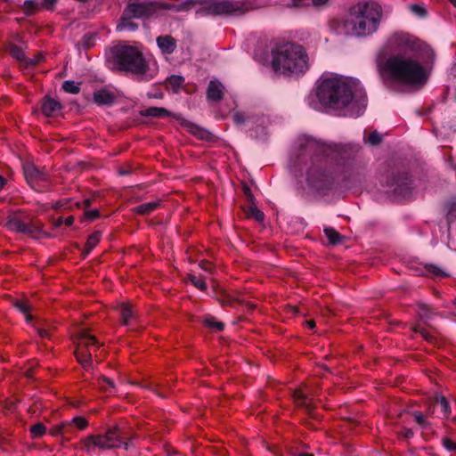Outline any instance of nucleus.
Masks as SVG:
<instances>
[{
    "label": "nucleus",
    "instance_id": "nucleus-6",
    "mask_svg": "<svg viewBox=\"0 0 456 456\" xmlns=\"http://www.w3.org/2000/svg\"><path fill=\"white\" fill-rule=\"evenodd\" d=\"M382 15V8L378 3L359 2L349 8L346 16L341 20V30L347 36L369 37L378 30Z\"/></svg>",
    "mask_w": 456,
    "mask_h": 456
},
{
    "label": "nucleus",
    "instance_id": "nucleus-24",
    "mask_svg": "<svg viewBox=\"0 0 456 456\" xmlns=\"http://www.w3.org/2000/svg\"><path fill=\"white\" fill-rule=\"evenodd\" d=\"M246 216L249 218H253L258 223H261L265 219V214L256 206L255 202L248 204L247 208H243Z\"/></svg>",
    "mask_w": 456,
    "mask_h": 456
},
{
    "label": "nucleus",
    "instance_id": "nucleus-15",
    "mask_svg": "<svg viewBox=\"0 0 456 456\" xmlns=\"http://www.w3.org/2000/svg\"><path fill=\"white\" fill-rule=\"evenodd\" d=\"M62 105L50 96H45L41 102V110L46 117H54L61 112Z\"/></svg>",
    "mask_w": 456,
    "mask_h": 456
},
{
    "label": "nucleus",
    "instance_id": "nucleus-23",
    "mask_svg": "<svg viewBox=\"0 0 456 456\" xmlns=\"http://www.w3.org/2000/svg\"><path fill=\"white\" fill-rule=\"evenodd\" d=\"M323 232L327 237L329 243L330 245H338L341 244L344 240V236L341 235L338 232H337L332 227H324Z\"/></svg>",
    "mask_w": 456,
    "mask_h": 456
},
{
    "label": "nucleus",
    "instance_id": "nucleus-8",
    "mask_svg": "<svg viewBox=\"0 0 456 456\" xmlns=\"http://www.w3.org/2000/svg\"><path fill=\"white\" fill-rule=\"evenodd\" d=\"M135 433L126 426L114 425L109 427L105 433L89 435L81 440L83 449L92 452L95 448L111 450L123 447L128 450Z\"/></svg>",
    "mask_w": 456,
    "mask_h": 456
},
{
    "label": "nucleus",
    "instance_id": "nucleus-12",
    "mask_svg": "<svg viewBox=\"0 0 456 456\" xmlns=\"http://www.w3.org/2000/svg\"><path fill=\"white\" fill-rule=\"evenodd\" d=\"M89 346L99 347L100 344L94 336L83 331L80 341L78 342L75 351V355L77 362L86 370H89L93 364L92 354L89 350Z\"/></svg>",
    "mask_w": 456,
    "mask_h": 456
},
{
    "label": "nucleus",
    "instance_id": "nucleus-30",
    "mask_svg": "<svg viewBox=\"0 0 456 456\" xmlns=\"http://www.w3.org/2000/svg\"><path fill=\"white\" fill-rule=\"evenodd\" d=\"M188 127H189V131L192 134H194L195 136H197L198 138H200L201 140H208L210 136V133L208 130L203 129L195 124L190 123L188 125Z\"/></svg>",
    "mask_w": 456,
    "mask_h": 456
},
{
    "label": "nucleus",
    "instance_id": "nucleus-2",
    "mask_svg": "<svg viewBox=\"0 0 456 456\" xmlns=\"http://www.w3.org/2000/svg\"><path fill=\"white\" fill-rule=\"evenodd\" d=\"M316 97L322 106L345 116H360L367 106V97L360 82L336 74L320 77Z\"/></svg>",
    "mask_w": 456,
    "mask_h": 456
},
{
    "label": "nucleus",
    "instance_id": "nucleus-11",
    "mask_svg": "<svg viewBox=\"0 0 456 456\" xmlns=\"http://www.w3.org/2000/svg\"><path fill=\"white\" fill-rule=\"evenodd\" d=\"M412 176L409 172L392 170L386 174L381 183L395 195L405 198L412 191Z\"/></svg>",
    "mask_w": 456,
    "mask_h": 456
},
{
    "label": "nucleus",
    "instance_id": "nucleus-61",
    "mask_svg": "<svg viewBox=\"0 0 456 456\" xmlns=\"http://www.w3.org/2000/svg\"><path fill=\"white\" fill-rule=\"evenodd\" d=\"M426 330H427L424 327H422L421 325H419V324L414 325L412 327V331L415 332V333H419L421 336L425 333Z\"/></svg>",
    "mask_w": 456,
    "mask_h": 456
},
{
    "label": "nucleus",
    "instance_id": "nucleus-60",
    "mask_svg": "<svg viewBox=\"0 0 456 456\" xmlns=\"http://www.w3.org/2000/svg\"><path fill=\"white\" fill-rule=\"evenodd\" d=\"M78 208H83L85 209H87L92 205V200L91 199H85L81 203L76 202L75 203Z\"/></svg>",
    "mask_w": 456,
    "mask_h": 456
},
{
    "label": "nucleus",
    "instance_id": "nucleus-32",
    "mask_svg": "<svg viewBox=\"0 0 456 456\" xmlns=\"http://www.w3.org/2000/svg\"><path fill=\"white\" fill-rule=\"evenodd\" d=\"M79 83H76L72 80H66L62 83V90L65 93L71 94H77L80 92Z\"/></svg>",
    "mask_w": 456,
    "mask_h": 456
},
{
    "label": "nucleus",
    "instance_id": "nucleus-17",
    "mask_svg": "<svg viewBox=\"0 0 456 456\" xmlns=\"http://www.w3.org/2000/svg\"><path fill=\"white\" fill-rule=\"evenodd\" d=\"M115 100V94L107 89H100L94 93V102L99 106H111Z\"/></svg>",
    "mask_w": 456,
    "mask_h": 456
},
{
    "label": "nucleus",
    "instance_id": "nucleus-59",
    "mask_svg": "<svg viewBox=\"0 0 456 456\" xmlns=\"http://www.w3.org/2000/svg\"><path fill=\"white\" fill-rule=\"evenodd\" d=\"M147 96L150 99H162L164 97V94L161 91L148 92Z\"/></svg>",
    "mask_w": 456,
    "mask_h": 456
},
{
    "label": "nucleus",
    "instance_id": "nucleus-50",
    "mask_svg": "<svg viewBox=\"0 0 456 456\" xmlns=\"http://www.w3.org/2000/svg\"><path fill=\"white\" fill-rule=\"evenodd\" d=\"M443 446L449 452L455 451L456 452V443L451 440L449 437H444L442 439Z\"/></svg>",
    "mask_w": 456,
    "mask_h": 456
},
{
    "label": "nucleus",
    "instance_id": "nucleus-20",
    "mask_svg": "<svg viewBox=\"0 0 456 456\" xmlns=\"http://www.w3.org/2000/svg\"><path fill=\"white\" fill-rule=\"evenodd\" d=\"M142 117H151L158 118H164L172 116V113L163 107H149L145 110H140Z\"/></svg>",
    "mask_w": 456,
    "mask_h": 456
},
{
    "label": "nucleus",
    "instance_id": "nucleus-44",
    "mask_svg": "<svg viewBox=\"0 0 456 456\" xmlns=\"http://www.w3.org/2000/svg\"><path fill=\"white\" fill-rule=\"evenodd\" d=\"M232 120L235 125L237 126H242L247 122H249V117L246 116L243 112L236 111L232 115Z\"/></svg>",
    "mask_w": 456,
    "mask_h": 456
},
{
    "label": "nucleus",
    "instance_id": "nucleus-22",
    "mask_svg": "<svg viewBox=\"0 0 456 456\" xmlns=\"http://www.w3.org/2000/svg\"><path fill=\"white\" fill-rule=\"evenodd\" d=\"M118 311L122 319V323L126 326L129 325L131 320L134 316L132 305L126 303H122L118 306Z\"/></svg>",
    "mask_w": 456,
    "mask_h": 456
},
{
    "label": "nucleus",
    "instance_id": "nucleus-34",
    "mask_svg": "<svg viewBox=\"0 0 456 456\" xmlns=\"http://www.w3.org/2000/svg\"><path fill=\"white\" fill-rule=\"evenodd\" d=\"M188 280L191 281V283L195 286L197 289H199L201 291L207 290V283L204 281V280L200 277L196 276L195 274L189 273L188 274Z\"/></svg>",
    "mask_w": 456,
    "mask_h": 456
},
{
    "label": "nucleus",
    "instance_id": "nucleus-39",
    "mask_svg": "<svg viewBox=\"0 0 456 456\" xmlns=\"http://www.w3.org/2000/svg\"><path fill=\"white\" fill-rule=\"evenodd\" d=\"M11 55L19 61H22L26 60L25 52L19 45H12L10 48Z\"/></svg>",
    "mask_w": 456,
    "mask_h": 456
},
{
    "label": "nucleus",
    "instance_id": "nucleus-18",
    "mask_svg": "<svg viewBox=\"0 0 456 456\" xmlns=\"http://www.w3.org/2000/svg\"><path fill=\"white\" fill-rule=\"evenodd\" d=\"M156 42L161 53L164 54H171L176 49V41L169 35L158 37Z\"/></svg>",
    "mask_w": 456,
    "mask_h": 456
},
{
    "label": "nucleus",
    "instance_id": "nucleus-43",
    "mask_svg": "<svg viewBox=\"0 0 456 456\" xmlns=\"http://www.w3.org/2000/svg\"><path fill=\"white\" fill-rule=\"evenodd\" d=\"M412 416L414 417L416 423L422 428H429L430 423L426 419V418L420 411H413Z\"/></svg>",
    "mask_w": 456,
    "mask_h": 456
},
{
    "label": "nucleus",
    "instance_id": "nucleus-56",
    "mask_svg": "<svg viewBox=\"0 0 456 456\" xmlns=\"http://www.w3.org/2000/svg\"><path fill=\"white\" fill-rule=\"evenodd\" d=\"M199 266L204 270L205 272H208V273H212V271L214 270V265L211 262L208 261V260H202L200 262L199 264Z\"/></svg>",
    "mask_w": 456,
    "mask_h": 456
},
{
    "label": "nucleus",
    "instance_id": "nucleus-1",
    "mask_svg": "<svg viewBox=\"0 0 456 456\" xmlns=\"http://www.w3.org/2000/svg\"><path fill=\"white\" fill-rule=\"evenodd\" d=\"M200 5L196 16H241L253 8L249 1H217V0H185L179 4L159 1H132L127 2L123 12L133 19L149 20L162 10H173L175 12H186L195 5Z\"/></svg>",
    "mask_w": 456,
    "mask_h": 456
},
{
    "label": "nucleus",
    "instance_id": "nucleus-9",
    "mask_svg": "<svg viewBox=\"0 0 456 456\" xmlns=\"http://www.w3.org/2000/svg\"><path fill=\"white\" fill-rule=\"evenodd\" d=\"M273 69L283 74L304 73L307 69V54L304 48L294 43L278 45L272 52Z\"/></svg>",
    "mask_w": 456,
    "mask_h": 456
},
{
    "label": "nucleus",
    "instance_id": "nucleus-14",
    "mask_svg": "<svg viewBox=\"0 0 456 456\" xmlns=\"http://www.w3.org/2000/svg\"><path fill=\"white\" fill-rule=\"evenodd\" d=\"M214 297L221 304L222 306L234 307L236 304H245L244 301L240 298L232 295L225 289L219 287L214 288Z\"/></svg>",
    "mask_w": 456,
    "mask_h": 456
},
{
    "label": "nucleus",
    "instance_id": "nucleus-13",
    "mask_svg": "<svg viewBox=\"0 0 456 456\" xmlns=\"http://www.w3.org/2000/svg\"><path fill=\"white\" fill-rule=\"evenodd\" d=\"M23 174L27 183L34 190H37L41 183L47 181V175L33 164L23 166Z\"/></svg>",
    "mask_w": 456,
    "mask_h": 456
},
{
    "label": "nucleus",
    "instance_id": "nucleus-45",
    "mask_svg": "<svg viewBox=\"0 0 456 456\" xmlns=\"http://www.w3.org/2000/svg\"><path fill=\"white\" fill-rule=\"evenodd\" d=\"M101 216L99 209L85 210L82 221H94Z\"/></svg>",
    "mask_w": 456,
    "mask_h": 456
},
{
    "label": "nucleus",
    "instance_id": "nucleus-29",
    "mask_svg": "<svg viewBox=\"0 0 456 456\" xmlns=\"http://www.w3.org/2000/svg\"><path fill=\"white\" fill-rule=\"evenodd\" d=\"M418 307L419 310V315L421 320L428 321L430 320L431 317L436 314L434 309H432L428 305L425 303H418Z\"/></svg>",
    "mask_w": 456,
    "mask_h": 456
},
{
    "label": "nucleus",
    "instance_id": "nucleus-10",
    "mask_svg": "<svg viewBox=\"0 0 456 456\" xmlns=\"http://www.w3.org/2000/svg\"><path fill=\"white\" fill-rule=\"evenodd\" d=\"M6 226L11 231L28 235L33 239L49 237L43 231V224L40 222L34 221L29 215L21 210L8 216Z\"/></svg>",
    "mask_w": 456,
    "mask_h": 456
},
{
    "label": "nucleus",
    "instance_id": "nucleus-19",
    "mask_svg": "<svg viewBox=\"0 0 456 456\" xmlns=\"http://www.w3.org/2000/svg\"><path fill=\"white\" fill-rule=\"evenodd\" d=\"M133 18L129 15H126L125 12H122V14L118 20V22L116 27V30L118 32L121 31H129V32H134L138 29L139 25L138 23L132 20Z\"/></svg>",
    "mask_w": 456,
    "mask_h": 456
},
{
    "label": "nucleus",
    "instance_id": "nucleus-3",
    "mask_svg": "<svg viewBox=\"0 0 456 456\" xmlns=\"http://www.w3.org/2000/svg\"><path fill=\"white\" fill-rule=\"evenodd\" d=\"M306 137L300 139L294 149L289 165L295 175H305L308 186L318 192L325 193L333 189L336 181V170L322 152L305 154Z\"/></svg>",
    "mask_w": 456,
    "mask_h": 456
},
{
    "label": "nucleus",
    "instance_id": "nucleus-40",
    "mask_svg": "<svg viewBox=\"0 0 456 456\" xmlns=\"http://www.w3.org/2000/svg\"><path fill=\"white\" fill-rule=\"evenodd\" d=\"M69 424H71V429L73 428V425L79 430H85L88 427V421L83 416L74 417Z\"/></svg>",
    "mask_w": 456,
    "mask_h": 456
},
{
    "label": "nucleus",
    "instance_id": "nucleus-26",
    "mask_svg": "<svg viewBox=\"0 0 456 456\" xmlns=\"http://www.w3.org/2000/svg\"><path fill=\"white\" fill-rule=\"evenodd\" d=\"M295 397L297 406L304 409L309 416H312L314 406L307 402L306 395L301 392H296Z\"/></svg>",
    "mask_w": 456,
    "mask_h": 456
},
{
    "label": "nucleus",
    "instance_id": "nucleus-63",
    "mask_svg": "<svg viewBox=\"0 0 456 456\" xmlns=\"http://www.w3.org/2000/svg\"><path fill=\"white\" fill-rule=\"evenodd\" d=\"M74 220L75 218L73 216H69L66 219H63V222L66 226L70 227L73 225Z\"/></svg>",
    "mask_w": 456,
    "mask_h": 456
},
{
    "label": "nucleus",
    "instance_id": "nucleus-57",
    "mask_svg": "<svg viewBox=\"0 0 456 456\" xmlns=\"http://www.w3.org/2000/svg\"><path fill=\"white\" fill-rule=\"evenodd\" d=\"M43 60H44L43 54L42 53H38L33 59H29L27 61V64L30 65V66H36L38 63H40Z\"/></svg>",
    "mask_w": 456,
    "mask_h": 456
},
{
    "label": "nucleus",
    "instance_id": "nucleus-37",
    "mask_svg": "<svg viewBox=\"0 0 456 456\" xmlns=\"http://www.w3.org/2000/svg\"><path fill=\"white\" fill-rule=\"evenodd\" d=\"M102 237V232L99 231L94 232L91 235H89L86 246L92 250L96 247V245L100 242Z\"/></svg>",
    "mask_w": 456,
    "mask_h": 456
},
{
    "label": "nucleus",
    "instance_id": "nucleus-46",
    "mask_svg": "<svg viewBox=\"0 0 456 456\" xmlns=\"http://www.w3.org/2000/svg\"><path fill=\"white\" fill-rule=\"evenodd\" d=\"M411 11L420 18H425L428 15L426 8L422 5L414 4L411 5Z\"/></svg>",
    "mask_w": 456,
    "mask_h": 456
},
{
    "label": "nucleus",
    "instance_id": "nucleus-16",
    "mask_svg": "<svg viewBox=\"0 0 456 456\" xmlns=\"http://www.w3.org/2000/svg\"><path fill=\"white\" fill-rule=\"evenodd\" d=\"M224 87L223 84L216 80H211L208 83V88H207V99L208 102H220L224 97Z\"/></svg>",
    "mask_w": 456,
    "mask_h": 456
},
{
    "label": "nucleus",
    "instance_id": "nucleus-48",
    "mask_svg": "<svg viewBox=\"0 0 456 456\" xmlns=\"http://www.w3.org/2000/svg\"><path fill=\"white\" fill-rule=\"evenodd\" d=\"M242 191L244 193V196L246 198V200L248 204L255 202V197L252 193V191L250 187L247 183H243L242 185Z\"/></svg>",
    "mask_w": 456,
    "mask_h": 456
},
{
    "label": "nucleus",
    "instance_id": "nucleus-4",
    "mask_svg": "<svg viewBox=\"0 0 456 456\" xmlns=\"http://www.w3.org/2000/svg\"><path fill=\"white\" fill-rule=\"evenodd\" d=\"M362 146L358 143H326L313 137H306L305 154L322 152L336 172L347 175L362 165Z\"/></svg>",
    "mask_w": 456,
    "mask_h": 456
},
{
    "label": "nucleus",
    "instance_id": "nucleus-28",
    "mask_svg": "<svg viewBox=\"0 0 456 456\" xmlns=\"http://www.w3.org/2000/svg\"><path fill=\"white\" fill-rule=\"evenodd\" d=\"M203 325L210 330L222 331L224 329V323L217 321L215 317H206L203 322Z\"/></svg>",
    "mask_w": 456,
    "mask_h": 456
},
{
    "label": "nucleus",
    "instance_id": "nucleus-49",
    "mask_svg": "<svg viewBox=\"0 0 456 456\" xmlns=\"http://www.w3.org/2000/svg\"><path fill=\"white\" fill-rule=\"evenodd\" d=\"M422 338L429 344H432L434 346L440 345V341L438 340V338L430 332H428V330L425 331V333L422 335Z\"/></svg>",
    "mask_w": 456,
    "mask_h": 456
},
{
    "label": "nucleus",
    "instance_id": "nucleus-27",
    "mask_svg": "<svg viewBox=\"0 0 456 456\" xmlns=\"http://www.w3.org/2000/svg\"><path fill=\"white\" fill-rule=\"evenodd\" d=\"M97 385L100 389L105 393H113L115 390L114 381L105 376H101L97 379Z\"/></svg>",
    "mask_w": 456,
    "mask_h": 456
},
{
    "label": "nucleus",
    "instance_id": "nucleus-52",
    "mask_svg": "<svg viewBox=\"0 0 456 456\" xmlns=\"http://www.w3.org/2000/svg\"><path fill=\"white\" fill-rule=\"evenodd\" d=\"M312 5L311 0H291L289 6L299 8Z\"/></svg>",
    "mask_w": 456,
    "mask_h": 456
},
{
    "label": "nucleus",
    "instance_id": "nucleus-62",
    "mask_svg": "<svg viewBox=\"0 0 456 456\" xmlns=\"http://www.w3.org/2000/svg\"><path fill=\"white\" fill-rule=\"evenodd\" d=\"M329 0H311L312 5L315 7H320L326 4Z\"/></svg>",
    "mask_w": 456,
    "mask_h": 456
},
{
    "label": "nucleus",
    "instance_id": "nucleus-7",
    "mask_svg": "<svg viewBox=\"0 0 456 456\" xmlns=\"http://www.w3.org/2000/svg\"><path fill=\"white\" fill-rule=\"evenodd\" d=\"M113 66L117 70L130 73L139 81L148 82L154 77L142 53L135 46L117 45L110 50Z\"/></svg>",
    "mask_w": 456,
    "mask_h": 456
},
{
    "label": "nucleus",
    "instance_id": "nucleus-42",
    "mask_svg": "<svg viewBox=\"0 0 456 456\" xmlns=\"http://www.w3.org/2000/svg\"><path fill=\"white\" fill-rule=\"evenodd\" d=\"M436 403H438L441 406L442 411L445 417H448L451 413V406L449 402L444 396H437L436 397Z\"/></svg>",
    "mask_w": 456,
    "mask_h": 456
},
{
    "label": "nucleus",
    "instance_id": "nucleus-33",
    "mask_svg": "<svg viewBox=\"0 0 456 456\" xmlns=\"http://www.w3.org/2000/svg\"><path fill=\"white\" fill-rule=\"evenodd\" d=\"M70 430H71V424L62 423V424L57 425L53 428H52L50 430V434L53 436H57L60 435L63 436V435L69 433Z\"/></svg>",
    "mask_w": 456,
    "mask_h": 456
},
{
    "label": "nucleus",
    "instance_id": "nucleus-5",
    "mask_svg": "<svg viewBox=\"0 0 456 456\" xmlns=\"http://www.w3.org/2000/svg\"><path fill=\"white\" fill-rule=\"evenodd\" d=\"M379 69L384 85L390 90L395 85H424L428 78L425 67L418 60L400 54L389 56L379 64Z\"/></svg>",
    "mask_w": 456,
    "mask_h": 456
},
{
    "label": "nucleus",
    "instance_id": "nucleus-36",
    "mask_svg": "<svg viewBox=\"0 0 456 456\" xmlns=\"http://www.w3.org/2000/svg\"><path fill=\"white\" fill-rule=\"evenodd\" d=\"M421 51H422L423 54L425 55V57H424L425 64L427 66L433 64L435 61V57H436L434 50L428 45H424L423 48H421Z\"/></svg>",
    "mask_w": 456,
    "mask_h": 456
},
{
    "label": "nucleus",
    "instance_id": "nucleus-38",
    "mask_svg": "<svg viewBox=\"0 0 456 456\" xmlns=\"http://www.w3.org/2000/svg\"><path fill=\"white\" fill-rule=\"evenodd\" d=\"M34 327L41 338L48 339L51 338V332L54 329L53 326L48 323L46 324V327L37 326L36 324L34 325Z\"/></svg>",
    "mask_w": 456,
    "mask_h": 456
},
{
    "label": "nucleus",
    "instance_id": "nucleus-53",
    "mask_svg": "<svg viewBox=\"0 0 456 456\" xmlns=\"http://www.w3.org/2000/svg\"><path fill=\"white\" fill-rule=\"evenodd\" d=\"M70 203H71V200H58L57 202H55L53 206V209H60L61 208H70Z\"/></svg>",
    "mask_w": 456,
    "mask_h": 456
},
{
    "label": "nucleus",
    "instance_id": "nucleus-25",
    "mask_svg": "<svg viewBox=\"0 0 456 456\" xmlns=\"http://www.w3.org/2000/svg\"><path fill=\"white\" fill-rule=\"evenodd\" d=\"M42 8L41 4L36 0H26L21 5L23 13L26 16H32Z\"/></svg>",
    "mask_w": 456,
    "mask_h": 456
},
{
    "label": "nucleus",
    "instance_id": "nucleus-64",
    "mask_svg": "<svg viewBox=\"0 0 456 456\" xmlns=\"http://www.w3.org/2000/svg\"><path fill=\"white\" fill-rule=\"evenodd\" d=\"M91 252H92V249H91V248H88L85 245V248H84V249H83V251H82V253H81V257H82V259L86 258V257L90 255V253H91Z\"/></svg>",
    "mask_w": 456,
    "mask_h": 456
},
{
    "label": "nucleus",
    "instance_id": "nucleus-55",
    "mask_svg": "<svg viewBox=\"0 0 456 456\" xmlns=\"http://www.w3.org/2000/svg\"><path fill=\"white\" fill-rule=\"evenodd\" d=\"M56 3L57 0H43V2L41 3V6L43 9H45L47 11H53Z\"/></svg>",
    "mask_w": 456,
    "mask_h": 456
},
{
    "label": "nucleus",
    "instance_id": "nucleus-41",
    "mask_svg": "<svg viewBox=\"0 0 456 456\" xmlns=\"http://www.w3.org/2000/svg\"><path fill=\"white\" fill-rule=\"evenodd\" d=\"M363 140L365 143L376 146L381 142L382 138L377 131H373L368 135V137L364 136Z\"/></svg>",
    "mask_w": 456,
    "mask_h": 456
},
{
    "label": "nucleus",
    "instance_id": "nucleus-51",
    "mask_svg": "<svg viewBox=\"0 0 456 456\" xmlns=\"http://www.w3.org/2000/svg\"><path fill=\"white\" fill-rule=\"evenodd\" d=\"M427 271L435 276H445L446 274L437 266L434 265H426Z\"/></svg>",
    "mask_w": 456,
    "mask_h": 456
},
{
    "label": "nucleus",
    "instance_id": "nucleus-54",
    "mask_svg": "<svg viewBox=\"0 0 456 456\" xmlns=\"http://www.w3.org/2000/svg\"><path fill=\"white\" fill-rule=\"evenodd\" d=\"M395 39L399 45H409L411 43V40L408 35H396Z\"/></svg>",
    "mask_w": 456,
    "mask_h": 456
},
{
    "label": "nucleus",
    "instance_id": "nucleus-47",
    "mask_svg": "<svg viewBox=\"0 0 456 456\" xmlns=\"http://www.w3.org/2000/svg\"><path fill=\"white\" fill-rule=\"evenodd\" d=\"M16 307L23 314H27V322H30L32 321L33 317L28 314L29 311H30V306L25 303V302H17L16 303Z\"/></svg>",
    "mask_w": 456,
    "mask_h": 456
},
{
    "label": "nucleus",
    "instance_id": "nucleus-21",
    "mask_svg": "<svg viewBox=\"0 0 456 456\" xmlns=\"http://www.w3.org/2000/svg\"><path fill=\"white\" fill-rule=\"evenodd\" d=\"M160 206L159 201H151L140 204L133 208V212L141 215L147 216L155 211Z\"/></svg>",
    "mask_w": 456,
    "mask_h": 456
},
{
    "label": "nucleus",
    "instance_id": "nucleus-31",
    "mask_svg": "<svg viewBox=\"0 0 456 456\" xmlns=\"http://www.w3.org/2000/svg\"><path fill=\"white\" fill-rule=\"evenodd\" d=\"M167 82L174 93H177L184 83V78L182 76L172 75L167 78Z\"/></svg>",
    "mask_w": 456,
    "mask_h": 456
},
{
    "label": "nucleus",
    "instance_id": "nucleus-58",
    "mask_svg": "<svg viewBox=\"0 0 456 456\" xmlns=\"http://www.w3.org/2000/svg\"><path fill=\"white\" fill-rule=\"evenodd\" d=\"M401 435L405 438V439H411L414 436V432L411 428H404L402 432H401Z\"/></svg>",
    "mask_w": 456,
    "mask_h": 456
},
{
    "label": "nucleus",
    "instance_id": "nucleus-35",
    "mask_svg": "<svg viewBox=\"0 0 456 456\" xmlns=\"http://www.w3.org/2000/svg\"><path fill=\"white\" fill-rule=\"evenodd\" d=\"M32 438H38L43 436L46 432V427L43 423H37L29 428Z\"/></svg>",
    "mask_w": 456,
    "mask_h": 456
}]
</instances>
